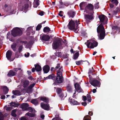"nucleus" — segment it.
<instances>
[{
    "instance_id": "4d7b16f0",
    "label": "nucleus",
    "mask_w": 120,
    "mask_h": 120,
    "mask_svg": "<svg viewBox=\"0 0 120 120\" xmlns=\"http://www.w3.org/2000/svg\"><path fill=\"white\" fill-rule=\"evenodd\" d=\"M82 35H83L84 36L87 37V33H86L85 32L83 31L82 32Z\"/></svg>"
},
{
    "instance_id": "c756f323",
    "label": "nucleus",
    "mask_w": 120,
    "mask_h": 120,
    "mask_svg": "<svg viewBox=\"0 0 120 120\" xmlns=\"http://www.w3.org/2000/svg\"><path fill=\"white\" fill-rule=\"evenodd\" d=\"M86 61L88 63V65H90V64L89 63V62L87 60H85L83 61V60H79L78 61H76L75 62L76 64L77 65H79L80 64H82V62H83Z\"/></svg>"
},
{
    "instance_id": "bf43d9fd",
    "label": "nucleus",
    "mask_w": 120,
    "mask_h": 120,
    "mask_svg": "<svg viewBox=\"0 0 120 120\" xmlns=\"http://www.w3.org/2000/svg\"><path fill=\"white\" fill-rule=\"evenodd\" d=\"M63 12L62 11H60L59 12V13L58 14V15L60 16V17H62L63 16V15L62 14H61L62 13H63Z\"/></svg>"
},
{
    "instance_id": "7ed1b4c3",
    "label": "nucleus",
    "mask_w": 120,
    "mask_h": 120,
    "mask_svg": "<svg viewBox=\"0 0 120 120\" xmlns=\"http://www.w3.org/2000/svg\"><path fill=\"white\" fill-rule=\"evenodd\" d=\"M57 76L55 79V82L56 83V85H58V83H61L63 82L64 78L63 76V73H61L60 71L56 72Z\"/></svg>"
},
{
    "instance_id": "423d86ee",
    "label": "nucleus",
    "mask_w": 120,
    "mask_h": 120,
    "mask_svg": "<svg viewBox=\"0 0 120 120\" xmlns=\"http://www.w3.org/2000/svg\"><path fill=\"white\" fill-rule=\"evenodd\" d=\"M26 3L24 4V5H20L19 7V10L21 11H24L26 12L28 10L29 7V4L30 2L29 0H26Z\"/></svg>"
},
{
    "instance_id": "a211bd4d",
    "label": "nucleus",
    "mask_w": 120,
    "mask_h": 120,
    "mask_svg": "<svg viewBox=\"0 0 120 120\" xmlns=\"http://www.w3.org/2000/svg\"><path fill=\"white\" fill-rule=\"evenodd\" d=\"M69 101L70 104L71 105H79L80 104V103L78 102V101L73 98H70Z\"/></svg>"
},
{
    "instance_id": "aec40b11",
    "label": "nucleus",
    "mask_w": 120,
    "mask_h": 120,
    "mask_svg": "<svg viewBox=\"0 0 120 120\" xmlns=\"http://www.w3.org/2000/svg\"><path fill=\"white\" fill-rule=\"evenodd\" d=\"M43 70L44 73H47L49 71V67L48 65H46L43 67Z\"/></svg>"
},
{
    "instance_id": "603ef678",
    "label": "nucleus",
    "mask_w": 120,
    "mask_h": 120,
    "mask_svg": "<svg viewBox=\"0 0 120 120\" xmlns=\"http://www.w3.org/2000/svg\"><path fill=\"white\" fill-rule=\"evenodd\" d=\"M0 120H3L4 116L1 112H0Z\"/></svg>"
},
{
    "instance_id": "b1692460",
    "label": "nucleus",
    "mask_w": 120,
    "mask_h": 120,
    "mask_svg": "<svg viewBox=\"0 0 120 120\" xmlns=\"http://www.w3.org/2000/svg\"><path fill=\"white\" fill-rule=\"evenodd\" d=\"M16 73L14 71L12 70H10L7 74V76L8 77H11L15 75Z\"/></svg>"
},
{
    "instance_id": "e433bc0d",
    "label": "nucleus",
    "mask_w": 120,
    "mask_h": 120,
    "mask_svg": "<svg viewBox=\"0 0 120 120\" xmlns=\"http://www.w3.org/2000/svg\"><path fill=\"white\" fill-rule=\"evenodd\" d=\"M79 51H77L73 56L74 59H76L78 58L79 56Z\"/></svg>"
},
{
    "instance_id": "c03bdc74",
    "label": "nucleus",
    "mask_w": 120,
    "mask_h": 120,
    "mask_svg": "<svg viewBox=\"0 0 120 120\" xmlns=\"http://www.w3.org/2000/svg\"><path fill=\"white\" fill-rule=\"evenodd\" d=\"M35 85V83H33L32 84H31L28 87V89L29 90L32 89V88L34 87Z\"/></svg>"
},
{
    "instance_id": "72a5a7b5",
    "label": "nucleus",
    "mask_w": 120,
    "mask_h": 120,
    "mask_svg": "<svg viewBox=\"0 0 120 120\" xmlns=\"http://www.w3.org/2000/svg\"><path fill=\"white\" fill-rule=\"evenodd\" d=\"M43 31L44 32L46 33L49 32L51 30L49 27L46 26L44 28Z\"/></svg>"
},
{
    "instance_id": "69168bd1",
    "label": "nucleus",
    "mask_w": 120,
    "mask_h": 120,
    "mask_svg": "<svg viewBox=\"0 0 120 120\" xmlns=\"http://www.w3.org/2000/svg\"><path fill=\"white\" fill-rule=\"evenodd\" d=\"M6 107V110L7 111L10 110L11 109V108L10 107Z\"/></svg>"
},
{
    "instance_id": "4be33fe9",
    "label": "nucleus",
    "mask_w": 120,
    "mask_h": 120,
    "mask_svg": "<svg viewBox=\"0 0 120 120\" xmlns=\"http://www.w3.org/2000/svg\"><path fill=\"white\" fill-rule=\"evenodd\" d=\"M50 38V37L48 35H43L41 39L44 41H48Z\"/></svg>"
},
{
    "instance_id": "3c124183",
    "label": "nucleus",
    "mask_w": 120,
    "mask_h": 120,
    "mask_svg": "<svg viewBox=\"0 0 120 120\" xmlns=\"http://www.w3.org/2000/svg\"><path fill=\"white\" fill-rule=\"evenodd\" d=\"M26 109L27 110L26 111H29V112H32L33 111V109L30 107H29V106H28L27 109Z\"/></svg>"
},
{
    "instance_id": "13d9d810",
    "label": "nucleus",
    "mask_w": 120,
    "mask_h": 120,
    "mask_svg": "<svg viewBox=\"0 0 120 120\" xmlns=\"http://www.w3.org/2000/svg\"><path fill=\"white\" fill-rule=\"evenodd\" d=\"M15 57L17 58H18L19 56L18 54V52L17 51H16L15 53Z\"/></svg>"
},
{
    "instance_id": "473e14b6",
    "label": "nucleus",
    "mask_w": 120,
    "mask_h": 120,
    "mask_svg": "<svg viewBox=\"0 0 120 120\" xmlns=\"http://www.w3.org/2000/svg\"><path fill=\"white\" fill-rule=\"evenodd\" d=\"M86 5V2H82L79 5V7L81 9L85 7Z\"/></svg>"
},
{
    "instance_id": "09e8293b",
    "label": "nucleus",
    "mask_w": 120,
    "mask_h": 120,
    "mask_svg": "<svg viewBox=\"0 0 120 120\" xmlns=\"http://www.w3.org/2000/svg\"><path fill=\"white\" fill-rule=\"evenodd\" d=\"M111 2L113 4H115L116 5H117L118 3L117 0H112Z\"/></svg>"
},
{
    "instance_id": "6e6d98bb",
    "label": "nucleus",
    "mask_w": 120,
    "mask_h": 120,
    "mask_svg": "<svg viewBox=\"0 0 120 120\" xmlns=\"http://www.w3.org/2000/svg\"><path fill=\"white\" fill-rule=\"evenodd\" d=\"M99 2H97L96 4L95 5V8L96 9H98V8L99 7Z\"/></svg>"
},
{
    "instance_id": "6ab92c4d",
    "label": "nucleus",
    "mask_w": 120,
    "mask_h": 120,
    "mask_svg": "<svg viewBox=\"0 0 120 120\" xmlns=\"http://www.w3.org/2000/svg\"><path fill=\"white\" fill-rule=\"evenodd\" d=\"M55 78L56 76L54 74H52L46 77H44V79L45 80H46L48 79H51L53 80H55Z\"/></svg>"
},
{
    "instance_id": "680f3d73",
    "label": "nucleus",
    "mask_w": 120,
    "mask_h": 120,
    "mask_svg": "<svg viewBox=\"0 0 120 120\" xmlns=\"http://www.w3.org/2000/svg\"><path fill=\"white\" fill-rule=\"evenodd\" d=\"M81 104L82 105L84 106H85L87 105V103L86 102H82Z\"/></svg>"
},
{
    "instance_id": "0e129e2a",
    "label": "nucleus",
    "mask_w": 120,
    "mask_h": 120,
    "mask_svg": "<svg viewBox=\"0 0 120 120\" xmlns=\"http://www.w3.org/2000/svg\"><path fill=\"white\" fill-rule=\"evenodd\" d=\"M69 3L67 2H64V5L66 7L68 6L69 5Z\"/></svg>"
},
{
    "instance_id": "9d476101",
    "label": "nucleus",
    "mask_w": 120,
    "mask_h": 120,
    "mask_svg": "<svg viewBox=\"0 0 120 120\" xmlns=\"http://www.w3.org/2000/svg\"><path fill=\"white\" fill-rule=\"evenodd\" d=\"M12 54V51L10 50H8L6 54V57L8 60H10L11 61H12L15 58V57L14 58L11 59Z\"/></svg>"
},
{
    "instance_id": "37998d69",
    "label": "nucleus",
    "mask_w": 120,
    "mask_h": 120,
    "mask_svg": "<svg viewBox=\"0 0 120 120\" xmlns=\"http://www.w3.org/2000/svg\"><path fill=\"white\" fill-rule=\"evenodd\" d=\"M91 118L90 116L87 115L85 116L83 118L84 120H90V118Z\"/></svg>"
},
{
    "instance_id": "0eeeda50",
    "label": "nucleus",
    "mask_w": 120,
    "mask_h": 120,
    "mask_svg": "<svg viewBox=\"0 0 120 120\" xmlns=\"http://www.w3.org/2000/svg\"><path fill=\"white\" fill-rule=\"evenodd\" d=\"M62 45L61 41L56 40L53 41L52 44V48L53 49L56 50L59 48Z\"/></svg>"
},
{
    "instance_id": "f704fd0d",
    "label": "nucleus",
    "mask_w": 120,
    "mask_h": 120,
    "mask_svg": "<svg viewBox=\"0 0 120 120\" xmlns=\"http://www.w3.org/2000/svg\"><path fill=\"white\" fill-rule=\"evenodd\" d=\"M17 45L16 43H14L11 45V48L14 51H15L16 50V48Z\"/></svg>"
},
{
    "instance_id": "a18cd8bd",
    "label": "nucleus",
    "mask_w": 120,
    "mask_h": 120,
    "mask_svg": "<svg viewBox=\"0 0 120 120\" xmlns=\"http://www.w3.org/2000/svg\"><path fill=\"white\" fill-rule=\"evenodd\" d=\"M76 28L74 29H73L74 30V31L76 33H78V31L79 30V29H78L79 28V27L78 26H76Z\"/></svg>"
},
{
    "instance_id": "2eb2a0df",
    "label": "nucleus",
    "mask_w": 120,
    "mask_h": 120,
    "mask_svg": "<svg viewBox=\"0 0 120 120\" xmlns=\"http://www.w3.org/2000/svg\"><path fill=\"white\" fill-rule=\"evenodd\" d=\"M54 88L55 89H56V92L60 98L63 97L64 95L62 92V90L61 88L58 87L56 88L55 87Z\"/></svg>"
},
{
    "instance_id": "dca6fc26",
    "label": "nucleus",
    "mask_w": 120,
    "mask_h": 120,
    "mask_svg": "<svg viewBox=\"0 0 120 120\" xmlns=\"http://www.w3.org/2000/svg\"><path fill=\"white\" fill-rule=\"evenodd\" d=\"M74 86L75 89L78 93L83 92V90L80 88L79 84L76 83L75 84Z\"/></svg>"
},
{
    "instance_id": "c9c22d12",
    "label": "nucleus",
    "mask_w": 120,
    "mask_h": 120,
    "mask_svg": "<svg viewBox=\"0 0 120 120\" xmlns=\"http://www.w3.org/2000/svg\"><path fill=\"white\" fill-rule=\"evenodd\" d=\"M67 89V91L69 92H71L72 91V88L71 85L68 84L66 87Z\"/></svg>"
},
{
    "instance_id": "2f4dec72",
    "label": "nucleus",
    "mask_w": 120,
    "mask_h": 120,
    "mask_svg": "<svg viewBox=\"0 0 120 120\" xmlns=\"http://www.w3.org/2000/svg\"><path fill=\"white\" fill-rule=\"evenodd\" d=\"M38 98L33 99L31 100V102L34 105H37L38 104Z\"/></svg>"
},
{
    "instance_id": "9b49d317",
    "label": "nucleus",
    "mask_w": 120,
    "mask_h": 120,
    "mask_svg": "<svg viewBox=\"0 0 120 120\" xmlns=\"http://www.w3.org/2000/svg\"><path fill=\"white\" fill-rule=\"evenodd\" d=\"M105 17L106 16L103 15H99L98 16L100 21L102 22V23H103V25L107 24V21L106 20L104 21Z\"/></svg>"
},
{
    "instance_id": "bb28decb",
    "label": "nucleus",
    "mask_w": 120,
    "mask_h": 120,
    "mask_svg": "<svg viewBox=\"0 0 120 120\" xmlns=\"http://www.w3.org/2000/svg\"><path fill=\"white\" fill-rule=\"evenodd\" d=\"M40 100L41 101H43L47 103H48L49 102V98L45 97H41Z\"/></svg>"
},
{
    "instance_id": "1a4fd4ad",
    "label": "nucleus",
    "mask_w": 120,
    "mask_h": 120,
    "mask_svg": "<svg viewBox=\"0 0 120 120\" xmlns=\"http://www.w3.org/2000/svg\"><path fill=\"white\" fill-rule=\"evenodd\" d=\"M96 71L94 70L93 67L91 68H90L89 70L88 74L89 75V77L90 79L91 78V75H94L96 74Z\"/></svg>"
},
{
    "instance_id": "8fccbe9b",
    "label": "nucleus",
    "mask_w": 120,
    "mask_h": 120,
    "mask_svg": "<svg viewBox=\"0 0 120 120\" xmlns=\"http://www.w3.org/2000/svg\"><path fill=\"white\" fill-rule=\"evenodd\" d=\"M23 48L22 45H21L19 46L18 49L19 52L20 53Z\"/></svg>"
},
{
    "instance_id": "4c0bfd02",
    "label": "nucleus",
    "mask_w": 120,
    "mask_h": 120,
    "mask_svg": "<svg viewBox=\"0 0 120 120\" xmlns=\"http://www.w3.org/2000/svg\"><path fill=\"white\" fill-rule=\"evenodd\" d=\"M112 28L113 30L118 31L120 29V28L116 26H112Z\"/></svg>"
},
{
    "instance_id": "39448f33",
    "label": "nucleus",
    "mask_w": 120,
    "mask_h": 120,
    "mask_svg": "<svg viewBox=\"0 0 120 120\" xmlns=\"http://www.w3.org/2000/svg\"><path fill=\"white\" fill-rule=\"evenodd\" d=\"M85 44L86 45L88 48L93 49L97 46L98 43L94 40L90 41V42L88 40L87 41V42H85Z\"/></svg>"
},
{
    "instance_id": "e2e57ef3",
    "label": "nucleus",
    "mask_w": 120,
    "mask_h": 120,
    "mask_svg": "<svg viewBox=\"0 0 120 120\" xmlns=\"http://www.w3.org/2000/svg\"><path fill=\"white\" fill-rule=\"evenodd\" d=\"M21 69L20 68H15L14 69V70L16 72H17L18 70H20Z\"/></svg>"
},
{
    "instance_id": "cd10ccee",
    "label": "nucleus",
    "mask_w": 120,
    "mask_h": 120,
    "mask_svg": "<svg viewBox=\"0 0 120 120\" xmlns=\"http://www.w3.org/2000/svg\"><path fill=\"white\" fill-rule=\"evenodd\" d=\"M3 93L6 94L8 93L9 90L8 87L6 86H4L3 88Z\"/></svg>"
},
{
    "instance_id": "7c9ffc66",
    "label": "nucleus",
    "mask_w": 120,
    "mask_h": 120,
    "mask_svg": "<svg viewBox=\"0 0 120 120\" xmlns=\"http://www.w3.org/2000/svg\"><path fill=\"white\" fill-rule=\"evenodd\" d=\"M19 105V103H16L15 102H11L10 104V105L11 106L15 107H18Z\"/></svg>"
},
{
    "instance_id": "338daca9",
    "label": "nucleus",
    "mask_w": 120,
    "mask_h": 120,
    "mask_svg": "<svg viewBox=\"0 0 120 120\" xmlns=\"http://www.w3.org/2000/svg\"><path fill=\"white\" fill-rule=\"evenodd\" d=\"M82 98H83V100L84 101H85L87 100V98L86 96H83Z\"/></svg>"
},
{
    "instance_id": "774afa93",
    "label": "nucleus",
    "mask_w": 120,
    "mask_h": 120,
    "mask_svg": "<svg viewBox=\"0 0 120 120\" xmlns=\"http://www.w3.org/2000/svg\"><path fill=\"white\" fill-rule=\"evenodd\" d=\"M20 120H28L26 118L23 117H22L21 118Z\"/></svg>"
},
{
    "instance_id": "79ce46f5",
    "label": "nucleus",
    "mask_w": 120,
    "mask_h": 120,
    "mask_svg": "<svg viewBox=\"0 0 120 120\" xmlns=\"http://www.w3.org/2000/svg\"><path fill=\"white\" fill-rule=\"evenodd\" d=\"M26 114L28 116L31 117H33L35 116V114L33 113H26Z\"/></svg>"
},
{
    "instance_id": "ea45409f",
    "label": "nucleus",
    "mask_w": 120,
    "mask_h": 120,
    "mask_svg": "<svg viewBox=\"0 0 120 120\" xmlns=\"http://www.w3.org/2000/svg\"><path fill=\"white\" fill-rule=\"evenodd\" d=\"M27 44V45L28 47H31L33 44V42L32 41H30Z\"/></svg>"
},
{
    "instance_id": "f257e3e1",
    "label": "nucleus",
    "mask_w": 120,
    "mask_h": 120,
    "mask_svg": "<svg viewBox=\"0 0 120 120\" xmlns=\"http://www.w3.org/2000/svg\"><path fill=\"white\" fill-rule=\"evenodd\" d=\"M102 23H101L98 26L97 28L98 36L101 40L103 39L105 36V29Z\"/></svg>"
},
{
    "instance_id": "f8f14e48",
    "label": "nucleus",
    "mask_w": 120,
    "mask_h": 120,
    "mask_svg": "<svg viewBox=\"0 0 120 120\" xmlns=\"http://www.w3.org/2000/svg\"><path fill=\"white\" fill-rule=\"evenodd\" d=\"M76 14L75 12L72 10H69L67 13V14L70 18H73Z\"/></svg>"
},
{
    "instance_id": "052dcab7",
    "label": "nucleus",
    "mask_w": 120,
    "mask_h": 120,
    "mask_svg": "<svg viewBox=\"0 0 120 120\" xmlns=\"http://www.w3.org/2000/svg\"><path fill=\"white\" fill-rule=\"evenodd\" d=\"M20 43H24L25 44H26L27 43V41H20Z\"/></svg>"
},
{
    "instance_id": "4468645a",
    "label": "nucleus",
    "mask_w": 120,
    "mask_h": 120,
    "mask_svg": "<svg viewBox=\"0 0 120 120\" xmlns=\"http://www.w3.org/2000/svg\"><path fill=\"white\" fill-rule=\"evenodd\" d=\"M85 19L87 20L88 22H90V21L94 19L93 13H92L91 15L88 14H86L84 16Z\"/></svg>"
},
{
    "instance_id": "20e7f679",
    "label": "nucleus",
    "mask_w": 120,
    "mask_h": 120,
    "mask_svg": "<svg viewBox=\"0 0 120 120\" xmlns=\"http://www.w3.org/2000/svg\"><path fill=\"white\" fill-rule=\"evenodd\" d=\"M12 35L14 37L19 36L22 34V31L19 28L16 27L14 28L12 31Z\"/></svg>"
},
{
    "instance_id": "a19ab883",
    "label": "nucleus",
    "mask_w": 120,
    "mask_h": 120,
    "mask_svg": "<svg viewBox=\"0 0 120 120\" xmlns=\"http://www.w3.org/2000/svg\"><path fill=\"white\" fill-rule=\"evenodd\" d=\"M86 96L87 99V101L89 102H90L91 100L90 95V94H87Z\"/></svg>"
},
{
    "instance_id": "412c9836",
    "label": "nucleus",
    "mask_w": 120,
    "mask_h": 120,
    "mask_svg": "<svg viewBox=\"0 0 120 120\" xmlns=\"http://www.w3.org/2000/svg\"><path fill=\"white\" fill-rule=\"evenodd\" d=\"M42 104V103H41V106L42 108L45 110H49V108L50 107V106L48 104Z\"/></svg>"
},
{
    "instance_id": "864d4df0",
    "label": "nucleus",
    "mask_w": 120,
    "mask_h": 120,
    "mask_svg": "<svg viewBox=\"0 0 120 120\" xmlns=\"http://www.w3.org/2000/svg\"><path fill=\"white\" fill-rule=\"evenodd\" d=\"M12 116L14 117H16L17 116L16 114L15 113V110H12Z\"/></svg>"
},
{
    "instance_id": "393cba45",
    "label": "nucleus",
    "mask_w": 120,
    "mask_h": 120,
    "mask_svg": "<svg viewBox=\"0 0 120 120\" xmlns=\"http://www.w3.org/2000/svg\"><path fill=\"white\" fill-rule=\"evenodd\" d=\"M34 66L35 70L37 72H39L42 70L41 67L38 64H34Z\"/></svg>"
},
{
    "instance_id": "5fc2aeb1",
    "label": "nucleus",
    "mask_w": 120,
    "mask_h": 120,
    "mask_svg": "<svg viewBox=\"0 0 120 120\" xmlns=\"http://www.w3.org/2000/svg\"><path fill=\"white\" fill-rule=\"evenodd\" d=\"M55 69V67L54 68L53 67H52L51 68L50 71L52 72H53V71H57L56 69Z\"/></svg>"
},
{
    "instance_id": "58836bf2",
    "label": "nucleus",
    "mask_w": 120,
    "mask_h": 120,
    "mask_svg": "<svg viewBox=\"0 0 120 120\" xmlns=\"http://www.w3.org/2000/svg\"><path fill=\"white\" fill-rule=\"evenodd\" d=\"M55 56H54V57L55 58L56 57V56L58 57H60L61 56V52H56L54 53Z\"/></svg>"
},
{
    "instance_id": "f03ea898",
    "label": "nucleus",
    "mask_w": 120,
    "mask_h": 120,
    "mask_svg": "<svg viewBox=\"0 0 120 120\" xmlns=\"http://www.w3.org/2000/svg\"><path fill=\"white\" fill-rule=\"evenodd\" d=\"M79 22V20H74L71 19L69 21L67 26L70 30H73L75 28V26H78L79 24H80Z\"/></svg>"
},
{
    "instance_id": "c85d7f7f",
    "label": "nucleus",
    "mask_w": 120,
    "mask_h": 120,
    "mask_svg": "<svg viewBox=\"0 0 120 120\" xmlns=\"http://www.w3.org/2000/svg\"><path fill=\"white\" fill-rule=\"evenodd\" d=\"M12 93L13 94L15 95H20L21 94V92L19 90H13L12 91Z\"/></svg>"
},
{
    "instance_id": "a878e982",
    "label": "nucleus",
    "mask_w": 120,
    "mask_h": 120,
    "mask_svg": "<svg viewBox=\"0 0 120 120\" xmlns=\"http://www.w3.org/2000/svg\"><path fill=\"white\" fill-rule=\"evenodd\" d=\"M29 82L27 80H26L23 82V86L24 88L27 87L29 85Z\"/></svg>"
},
{
    "instance_id": "6e6552de",
    "label": "nucleus",
    "mask_w": 120,
    "mask_h": 120,
    "mask_svg": "<svg viewBox=\"0 0 120 120\" xmlns=\"http://www.w3.org/2000/svg\"><path fill=\"white\" fill-rule=\"evenodd\" d=\"M89 81L91 85L94 86H98L99 85L100 82L97 79H94L91 80L90 78L89 79Z\"/></svg>"
},
{
    "instance_id": "ddd939ff",
    "label": "nucleus",
    "mask_w": 120,
    "mask_h": 120,
    "mask_svg": "<svg viewBox=\"0 0 120 120\" xmlns=\"http://www.w3.org/2000/svg\"><path fill=\"white\" fill-rule=\"evenodd\" d=\"M55 68L57 71L56 72L59 71L61 73H62V72L63 71V66L61 65L60 63H58L56 64Z\"/></svg>"
},
{
    "instance_id": "5701e85b",
    "label": "nucleus",
    "mask_w": 120,
    "mask_h": 120,
    "mask_svg": "<svg viewBox=\"0 0 120 120\" xmlns=\"http://www.w3.org/2000/svg\"><path fill=\"white\" fill-rule=\"evenodd\" d=\"M86 9H87L90 11H92L94 9L93 5L91 4H88L86 6Z\"/></svg>"
},
{
    "instance_id": "49530a36",
    "label": "nucleus",
    "mask_w": 120,
    "mask_h": 120,
    "mask_svg": "<svg viewBox=\"0 0 120 120\" xmlns=\"http://www.w3.org/2000/svg\"><path fill=\"white\" fill-rule=\"evenodd\" d=\"M41 27L42 26L41 25L38 24L36 27V30H39L40 29Z\"/></svg>"
},
{
    "instance_id": "de8ad7c7",
    "label": "nucleus",
    "mask_w": 120,
    "mask_h": 120,
    "mask_svg": "<svg viewBox=\"0 0 120 120\" xmlns=\"http://www.w3.org/2000/svg\"><path fill=\"white\" fill-rule=\"evenodd\" d=\"M39 0H34V3L36 4V6L35 7L36 8L39 5Z\"/></svg>"
},
{
    "instance_id": "f3484780",
    "label": "nucleus",
    "mask_w": 120,
    "mask_h": 120,
    "mask_svg": "<svg viewBox=\"0 0 120 120\" xmlns=\"http://www.w3.org/2000/svg\"><path fill=\"white\" fill-rule=\"evenodd\" d=\"M29 105L27 103H24L21 104L20 105L19 107L22 109L23 110H26Z\"/></svg>"
}]
</instances>
